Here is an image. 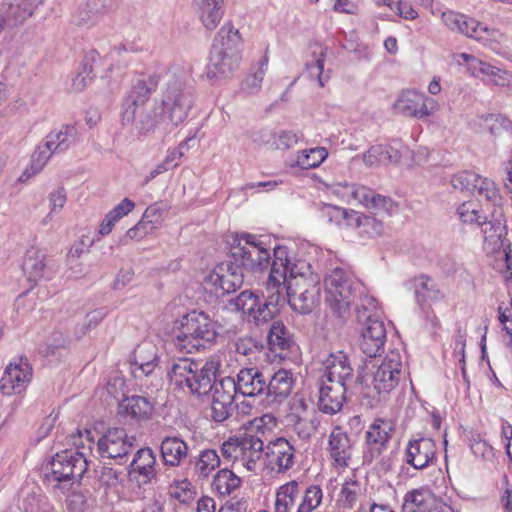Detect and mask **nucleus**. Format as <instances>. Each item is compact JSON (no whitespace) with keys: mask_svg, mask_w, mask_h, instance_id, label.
Here are the masks:
<instances>
[{"mask_svg":"<svg viewBox=\"0 0 512 512\" xmlns=\"http://www.w3.org/2000/svg\"><path fill=\"white\" fill-rule=\"evenodd\" d=\"M325 303L339 317H345L355 305L359 321L368 315H380L376 299L366 292L364 285L341 267L332 269L324 279Z\"/></svg>","mask_w":512,"mask_h":512,"instance_id":"f257e3e1","label":"nucleus"},{"mask_svg":"<svg viewBox=\"0 0 512 512\" xmlns=\"http://www.w3.org/2000/svg\"><path fill=\"white\" fill-rule=\"evenodd\" d=\"M219 369V362L210 359L203 365L190 359H179L169 371L172 383L181 388H186L190 393L204 395L213 389V399L234 403L235 394L238 392L235 379L224 377L215 381Z\"/></svg>","mask_w":512,"mask_h":512,"instance_id":"f03ea898","label":"nucleus"},{"mask_svg":"<svg viewBox=\"0 0 512 512\" xmlns=\"http://www.w3.org/2000/svg\"><path fill=\"white\" fill-rule=\"evenodd\" d=\"M311 288L320 289V278L310 271V265L303 260L292 262L286 246H275L266 283L267 291L276 292L275 302L278 303L281 298L285 300L286 293L308 291Z\"/></svg>","mask_w":512,"mask_h":512,"instance_id":"7ed1b4c3","label":"nucleus"},{"mask_svg":"<svg viewBox=\"0 0 512 512\" xmlns=\"http://www.w3.org/2000/svg\"><path fill=\"white\" fill-rule=\"evenodd\" d=\"M242 38L230 24L223 25L214 38L206 77L213 84L230 79L240 66Z\"/></svg>","mask_w":512,"mask_h":512,"instance_id":"20e7f679","label":"nucleus"},{"mask_svg":"<svg viewBox=\"0 0 512 512\" xmlns=\"http://www.w3.org/2000/svg\"><path fill=\"white\" fill-rule=\"evenodd\" d=\"M194 103V88L187 82L186 73L178 69L169 70L159 107L163 118L173 126H178L187 119Z\"/></svg>","mask_w":512,"mask_h":512,"instance_id":"39448f33","label":"nucleus"},{"mask_svg":"<svg viewBox=\"0 0 512 512\" xmlns=\"http://www.w3.org/2000/svg\"><path fill=\"white\" fill-rule=\"evenodd\" d=\"M87 468L88 462L83 452L64 450L52 458L45 479L55 494H68L72 489L80 487Z\"/></svg>","mask_w":512,"mask_h":512,"instance_id":"423d86ee","label":"nucleus"},{"mask_svg":"<svg viewBox=\"0 0 512 512\" xmlns=\"http://www.w3.org/2000/svg\"><path fill=\"white\" fill-rule=\"evenodd\" d=\"M217 337L216 322L203 311H192L183 318L175 345L183 353L191 354L215 343Z\"/></svg>","mask_w":512,"mask_h":512,"instance_id":"0eeeda50","label":"nucleus"},{"mask_svg":"<svg viewBox=\"0 0 512 512\" xmlns=\"http://www.w3.org/2000/svg\"><path fill=\"white\" fill-rule=\"evenodd\" d=\"M231 258L243 269L264 271L271 261V248L264 236L251 233L235 234L231 238Z\"/></svg>","mask_w":512,"mask_h":512,"instance_id":"6e6552de","label":"nucleus"},{"mask_svg":"<svg viewBox=\"0 0 512 512\" xmlns=\"http://www.w3.org/2000/svg\"><path fill=\"white\" fill-rule=\"evenodd\" d=\"M402 357L399 351H390L377 369L364 378L365 395L382 399L390 394L399 384L402 375Z\"/></svg>","mask_w":512,"mask_h":512,"instance_id":"1a4fd4ad","label":"nucleus"},{"mask_svg":"<svg viewBox=\"0 0 512 512\" xmlns=\"http://www.w3.org/2000/svg\"><path fill=\"white\" fill-rule=\"evenodd\" d=\"M225 461L239 464L248 471H255L264 451V442L257 436L230 437L220 447Z\"/></svg>","mask_w":512,"mask_h":512,"instance_id":"9d476101","label":"nucleus"},{"mask_svg":"<svg viewBox=\"0 0 512 512\" xmlns=\"http://www.w3.org/2000/svg\"><path fill=\"white\" fill-rule=\"evenodd\" d=\"M269 301H262L259 295L252 291L244 290L235 299L231 301V305L236 311L242 313V317L248 322H252L257 326L263 325L270 321L276 312V292L269 290Z\"/></svg>","mask_w":512,"mask_h":512,"instance_id":"9b49d317","label":"nucleus"},{"mask_svg":"<svg viewBox=\"0 0 512 512\" xmlns=\"http://www.w3.org/2000/svg\"><path fill=\"white\" fill-rule=\"evenodd\" d=\"M159 77L156 73L139 74L132 80L131 88L122 102L121 121L128 125L135 120V113L150 99L157 89Z\"/></svg>","mask_w":512,"mask_h":512,"instance_id":"f8f14e48","label":"nucleus"},{"mask_svg":"<svg viewBox=\"0 0 512 512\" xmlns=\"http://www.w3.org/2000/svg\"><path fill=\"white\" fill-rule=\"evenodd\" d=\"M396 422L390 418L376 417L365 431L363 443V462L371 464L379 458L389 446L395 433Z\"/></svg>","mask_w":512,"mask_h":512,"instance_id":"ddd939ff","label":"nucleus"},{"mask_svg":"<svg viewBox=\"0 0 512 512\" xmlns=\"http://www.w3.org/2000/svg\"><path fill=\"white\" fill-rule=\"evenodd\" d=\"M339 194L347 203H358L374 213L391 214L397 209L396 203L390 197L377 194L363 185H339Z\"/></svg>","mask_w":512,"mask_h":512,"instance_id":"4468645a","label":"nucleus"},{"mask_svg":"<svg viewBox=\"0 0 512 512\" xmlns=\"http://www.w3.org/2000/svg\"><path fill=\"white\" fill-rule=\"evenodd\" d=\"M204 282L215 294H229L239 289L244 282L243 268L234 260L216 265Z\"/></svg>","mask_w":512,"mask_h":512,"instance_id":"2eb2a0df","label":"nucleus"},{"mask_svg":"<svg viewBox=\"0 0 512 512\" xmlns=\"http://www.w3.org/2000/svg\"><path fill=\"white\" fill-rule=\"evenodd\" d=\"M33 378V369L26 357H15L5 367L0 378V390L4 395L24 392Z\"/></svg>","mask_w":512,"mask_h":512,"instance_id":"dca6fc26","label":"nucleus"},{"mask_svg":"<svg viewBox=\"0 0 512 512\" xmlns=\"http://www.w3.org/2000/svg\"><path fill=\"white\" fill-rule=\"evenodd\" d=\"M438 108V102L435 99L415 90L403 91L393 104V110L396 114L417 119L429 117Z\"/></svg>","mask_w":512,"mask_h":512,"instance_id":"f3484780","label":"nucleus"},{"mask_svg":"<svg viewBox=\"0 0 512 512\" xmlns=\"http://www.w3.org/2000/svg\"><path fill=\"white\" fill-rule=\"evenodd\" d=\"M451 185L455 190L478 193L486 200L496 203L499 199V190L494 181L484 178L471 171H461L451 178Z\"/></svg>","mask_w":512,"mask_h":512,"instance_id":"a211bd4d","label":"nucleus"},{"mask_svg":"<svg viewBox=\"0 0 512 512\" xmlns=\"http://www.w3.org/2000/svg\"><path fill=\"white\" fill-rule=\"evenodd\" d=\"M360 337V349L367 357H376L383 351L386 341V329L380 315H368L363 321Z\"/></svg>","mask_w":512,"mask_h":512,"instance_id":"6ab92c4d","label":"nucleus"},{"mask_svg":"<svg viewBox=\"0 0 512 512\" xmlns=\"http://www.w3.org/2000/svg\"><path fill=\"white\" fill-rule=\"evenodd\" d=\"M133 446L125 429H109L97 442L98 453L103 459H122L128 455Z\"/></svg>","mask_w":512,"mask_h":512,"instance_id":"aec40b11","label":"nucleus"},{"mask_svg":"<svg viewBox=\"0 0 512 512\" xmlns=\"http://www.w3.org/2000/svg\"><path fill=\"white\" fill-rule=\"evenodd\" d=\"M436 459V444L428 437L409 440L405 449V462L414 469L422 470Z\"/></svg>","mask_w":512,"mask_h":512,"instance_id":"412c9836","label":"nucleus"},{"mask_svg":"<svg viewBox=\"0 0 512 512\" xmlns=\"http://www.w3.org/2000/svg\"><path fill=\"white\" fill-rule=\"evenodd\" d=\"M156 455L151 448L139 449L129 465V477L139 485L150 483L157 475Z\"/></svg>","mask_w":512,"mask_h":512,"instance_id":"4be33fe9","label":"nucleus"},{"mask_svg":"<svg viewBox=\"0 0 512 512\" xmlns=\"http://www.w3.org/2000/svg\"><path fill=\"white\" fill-rule=\"evenodd\" d=\"M323 375L321 380L346 385L353 378V369L345 353L337 351L331 353L323 361Z\"/></svg>","mask_w":512,"mask_h":512,"instance_id":"5701e85b","label":"nucleus"},{"mask_svg":"<svg viewBox=\"0 0 512 512\" xmlns=\"http://www.w3.org/2000/svg\"><path fill=\"white\" fill-rule=\"evenodd\" d=\"M36 9L25 0H3L0 3V32L23 24Z\"/></svg>","mask_w":512,"mask_h":512,"instance_id":"b1692460","label":"nucleus"},{"mask_svg":"<svg viewBox=\"0 0 512 512\" xmlns=\"http://www.w3.org/2000/svg\"><path fill=\"white\" fill-rule=\"evenodd\" d=\"M266 456L270 467L278 473L290 470L296 461L295 449L285 438H277L270 442L267 446Z\"/></svg>","mask_w":512,"mask_h":512,"instance_id":"393cba45","label":"nucleus"},{"mask_svg":"<svg viewBox=\"0 0 512 512\" xmlns=\"http://www.w3.org/2000/svg\"><path fill=\"white\" fill-rule=\"evenodd\" d=\"M327 450L337 467H347L352 458L353 445L348 434L339 426L332 429L328 436Z\"/></svg>","mask_w":512,"mask_h":512,"instance_id":"a878e982","label":"nucleus"},{"mask_svg":"<svg viewBox=\"0 0 512 512\" xmlns=\"http://www.w3.org/2000/svg\"><path fill=\"white\" fill-rule=\"evenodd\" d=\"M157 346L151 341H143L133 351L132 373L137 378L149 376L158 366Z\"/></svg>","mask_w":512,"mask_h":512,"instance_id":"bb28decb","label":"nucleus"},{"mask_svg":"<svg viewBox=\"0 0 512 512\" xmlns=\"http://www.w3.org/2000/svg\"><path fill=\"white\" fill-rule=\"evenodd\" d=\"M346 385L321 380L319 390V410L333 415L339 412L345 401Z\"/></svg>","mask_w":512,"mask_h":512,"instance_id":"cd10ccee","label":"nucleus"},{"mask_svg":"<svg viewBox=\"0 0 512 512\" xmlns=\"http://www.w3.org/2000/svg\"><path fill=\"white\" fill-rule=\"evenodd\" d=\"M22 269L30 282L38 283L43 280H49L53 271L46 262L45 255L37 248L27 249Z\"/></svg>","mask_w":512,"mask_h":512,"instance_id":"c85d7f7f","label":"nucleus"},{"mask_svg":"<svg viewBox=\"0 0 512 512\" xmlns=\"http://www.w3.org/2000/svg\"><path fill=\"white\" fill-rule=\"evenodd\" d=\"M238 393L246 397H255L265 394L267 378L256 367L243 368L237 374L235 380Z\"/></svg>","mask_w":512,"mask_h":512,"instance_id":"c756f323","label":"nucleus"},{"mask_svg":"<svg viewBox=\"0 0 512 512\" xmlns=\"http://www.w3.org/2000/svg\"><path fill=\"white\" fill-rule=\"evenodd\" d=\"M361 157L368 167L397 164L401 159L400 143L372 145Z\"/></svg>","mask_w":512,"mask_h":512,"instance_id":"7c9ffc66","label":"nucleus"},{"mask_svg":"<svg viewBox=\"0 0 512 512\" xmlns=\"http://www.w3.org/2000/svg\"><path fill=\"white\" fill-rule=\"evenodd\" d=\"M295 379L291 370L279 369L267 380V389L265 394L270 402L281 403L289 397Z\"/></svg>","mask_w":512,"mask_h":512,"instance_id":"2f4dec72","label":"nucleus"},{"mask_svg":"<svg viewBox=\"0 0 512 512\" xmlns=\"http://www.w3.org/2000/svg\"><path fill=\"white\" fill-rule=\"evenodd\" d=\"M410 283L414 290L416 302L423 311L431 304L444 299V293L438 288L434 280L426 275L415 277Z\"/></svg>","mask_w":512,"mask_h":512,"instance_id":"473e14b6","label":"nucleus"},{"mask_svg":"<svg viewBox=\"0 0 512 512\" xmlns=\"http://www.w3.org/2000/svg\"><path fill=\"white\" fill-rule=\"evenodd\" d=\"M302 136V133L292 130L263 129L259 132L258 141L271 150H288L295 146Z\"/></svg>","mask_w":512,"mask_h":512,"instance_id":"72a5a7b5","label":"nucleus"},{"mask_svg":"<svg viewBox=\"0 0 512 512\" xmlns=\"http://www.w3.org/2000/svg\"><path fill=\"white\" fill-rule=\"evenodd\" d=\"M444 25L453 32L464 34L471 38H478L479 31H486L487 28L480 23L465 15L455 12L446 11L441 13Z\"/></svg>","mask_w":512,"mask_h":512,"instance_id":"f704fd0d","label":"nucleus"},{"mask_svg":"<svg viewBox=\"0 0 512 512\" xmlns=\"http://www.w3.org/2000/svg\"><path fill=\"white\" fill-rule=\"evenodd\" d=\"M328 208L332 209L336 215H342L345 218L353 221L360 235L373 238L382 235L384 232V224L374 217L363 215L356 211H351L348 213L346 210L340 209L338 207Z\"/></svg>","mask_w":512,"mask_h":512,"instance_id":"c9c22d12","label":"nucleus"},{"mask_svg":"<svg viewBox=\"0 0 512 512\" xmlns=\"http://www.w3.org/2000/svg\"><path fill=\"white\" fill-rule=\"evenodd\" d=\"M161 456L165 465L177 467L188 456V445L179 437H165L160 446Z\"/></svg>","mask_w":512,"mask_h":512,"instance_id":"e433bc0d","label":"nucleus"},{"mask_svg":"<svg viewBox=\"0 0 512 512\" xmlns=\"http://www.w3.org/2000/svg\"><path fill=\"white\" fill-rule=\"evenodd\" d=\"M434 493L426 486L408 491L403 498L402 512H429Z\"/></svg>","mask_w":512,"mask_h":512,"instance_id":"4c0bfd02","label":"nucleus"},{"mask_svg":"<svg viewBox=\"0 0 512 512\" xmlns=\"http://www.w3.org/2000/svg\"><path fill=\"white\" fill-rule=\"evenodd\" d=\"M201 22L208 30H213L220 23L224 10L223 0H193Z\"/></svg>","mask_w":512,"mask_h":512,"instance_id":"58836bf2","label":"nucleus"},{"mask_svg":"<svg viewBox=\"0 0 512 512\" xmlns=\"http://www.w3.org/2000/svg\"><path fill=\"white\" fill-rule=\"evenodd\" d=\"M327 157L328 151L325 147L302 149L292 156L289 166L303 170L314 169L319 167Z\"/></svg>","mask_w":512,"mask_h":512,"instance_id":"ea45409f","label":"nucleus"},{"mask_svg":"<svg viewBox=\"0 0 512 512\" xmlns=\"http://www.w3.org/2000/svg\"><path fill=\"white\" fill-rule=\"evenodd\" d=\"M300 485L296 480L280 485L275 492L274 512H291L300 496Z\"/></svg>","mask_w":512,"mask_h":512,"instance_id":"a19ab883","label":"nucleus"},{"mask_svg":"<svg viewBox=\"0 0 512 512\" xmlns=\"http://www.w3.org/2000/svg\"><path fill=\"white\" fill-rule=\"evenodd\" d=\"M76 137L77 129L75 126L61 125L59 128L51 131L43 142L54 153H60L67 150L75 142Z\"/></svg>","mask_w":512,"mask_h":512,"instance_id":"79ce46f5","label":"nucleus"},{"mask_svg":"<svg viewBox=\"0 0 512 512\" xmlns=\"http://www.w3.org/2000/svg\"><path fill=\"white\" fill-rule=\"evenodd\" d=\"M152 412V402L143 396L133 395L126 397L119 403V413H126L131 418L137 420L149 418Z\"/></svg>","mask_w":512,"mask_h":512,"instance_id":"37998d69","label":"nucleus"},{"mask_svg":"<svg viewBox=\"0 0 512 512\" xmlns=\"http://www.w3.org/2000/svg\"><path fill=\"white\" fill-rule=\"evenodd\" d=\"M241 485V477L228 468L218 470L211 484L213 491L222 497L233 494L240 489Z\"/></svg>","mask_w":512,"mask_h":512,"instance_id":"c03bdc74","label":"nucleus"},{"mask_svg":"<svg viewBox=\"0 0 512 512\" xmlns=\"http://www.w3.org/2000/svg\"><path fill=\"white\" fill-rule=\"evenodd\" d=\"M291 308L301 314L310 313L319 301L320 289L289 292L284 294Z\"/></svg>","mask_w":512,"mask_h":512,"instance_id":"a18cd8bd","label":"nucleus"},{"mask_svg":"<svg viewBox=\"0 0 512 512\" xmlns=\"http://www.w3.org/2000/svg\"><path fill=\"white\" fill-rule=\"evenodd\" d=\"M221 464V459L215 449H203L194 459V474L199 479H207Z\"/></svg>","mask_w":512,"mask_h":512,"instance_id":"49530a36","label":"nucleus"},{"mask_svg":"<svg viewBox=\"0 0 512 512\" xmlns=\"http://www.w3.org/2000/svg\"><path fill=\"white\" fill-rule=\"evenodd\" d=\"M482 229L484 237V249L487 253H496L503 247L504 236L506 235L505 226L499 220L487 221L483 223Z\"/></svg>","mask_w":512,"mask_h":512,"instance_id":"de8ad7c7","label":"nucleus"},{"mask_svg":"<svg viewBox=\"0 0 512 512\" xmlns=\"http://www.w3.org/2000/svg\"><path fill=\"white\" fill-rule=\"evenodd\" d=\"M324 492L320 485L310 484L299 496L296 512H316L323 504Z\"/></svg>","mask_w":512,"mask_h":512,"instance_id":"09e8293b","label":"nucleus"},{"mask_svg":"<svg viewBox=\"0 0 512 512\" xmlns=\"http://www.w3.org/2000/svg\"><path fill=\"white\" fill-rule=\"evenodd\" d=\"M161 120H165L159 107L151 110H141L138 115L135 113L134 124L136 131L141 135H146L156 128Z\"/></svg>","mask_w":512,"mask_h":512,"instance_id":"8fccbe9b","label":"nucleus"},{"mask_svg":"<svg viewBox=\"0 0 512 512\" xmlns=\"http://www.w3.org/2000/svg\"><path fill=\"white\" fill-rule=\"evenodd\" d=\"M268 343L274 352L288 350L293 344L289 330L281 321L272 324L268 334Z\"/></svg>","mask_w":512,"mask_h":512,"instance_id":"3c124183","label":"nucleus"},{"mask_svg":"<svg viewBox=\"0 0 512 512\" xmlns=\"http://www.w3.org/2000/svg\"><path fill=\"white\" fill-rule=\"evenodd\" d=\"M269 57L265 53L258 61L257 66L251 70V73L242 83V90L249 94H254L261 89L264 76L268 70Z\"/></svg>","mask_w":512,"mask_h":512,"instance_id":"603ef678","label":"nucleus"},{"mask_svg":"<svg viewBox=\"0 0 512 512\" xmlns=\"http://www.w3.org/2000/svg\"><path fill=\"white\" fill-rule=\"evenodd\" d=\"M24 512H58L49 500L41 492H32L26 495L23 501Z\"/></svg>","mask_w":512,"mask_h":512,"instance_id":"864d4df0","label":"nucleus"},{"mask_svg":"<svg viewBox=\"0 0 512 512\" xmlns=\"http://www.w3.org/2000/svg\"><path fill=\"white\" fill-rule=\"evenodd\" d=\"M457 214L460 220L466 224L483 225L487 220V217L482 214V209L479 204L473 201L462 203L457 208Z\"/></svg>","mask_w":512,"mask_h":512,"instance_id":"5fc2aeb1","label":"nucleus"},{"mask_svg":"<svg viewBox=\"0 0 512 512\" xmlns=\"http://www.w3.org/2000/svg\"><path fill=\"white\" fill-rule=\"evenodd\" d=\"M111 7L107 0H87L84 5V15L81 20L84 22L93 21L94 19L108 14Z\"/></svg>","mask_w":512,"mask_h":512,"instance_id":"6e6d98bb","label":"nucleus"},{"mask_svg":"<svg viewBox=\"0 0 512 512\" xmlns=\"http://www.w3.org/2000/svg\"><path fill=\"white\" fill-rule=\"evenodd\" d=\"M121 50H125L124 47H115L111 51L107 52L104 47H101L100 50L93 48L86 52L82 67H91L92 71L94 70V67L98 66L103 59L108 58L113 54V52H119Z\"/></svg>","mask_w":512,"mask_h":512,"instance_id":"4d7b16f0","label":"nucleus"},{"mask_svg":"<svg viewBox=\"0 0 512 512\" xmlns=\"http://www.w3.org/2000/svg\"><path fill=\"white\" fill-rule=\"evenodd\" d=\"M360 491V485L357 481H345L340 492V502L348 508L353 507Z\"/></svg>","mask_w":512,"mask_h":512,"instance_id":"13d9d810","label":"nucleus"},{"mask_svg":"<svg viewBox=\"0 0 512 512\" xmlns=\"http://www.w3.org/2000/svg\"><path fill=\"white\" fill-rule=\"evenodd\" d=\"M153 231L154 229H152L151 226L145 224V222L140 219L135 226L126 232V234L119 240V243L121 245H126L129 240L140 241Z\"/></svg>","mask_w":512,"mask_h":512,"instance_id":"bf43d9fd","label":"nucleus"},{"mask_svg":"<svg viewBox=\"0 0 512 512\" xmlns=\"http://www.w3.org/2000/svg\"><path fill=\"white\" fill-rule=\"evenodd\" d=\"M233 411V403L224 402L212 398L211 415L217 422H223L229 418Z\"/></svg>","mask_w":512,"mask_h":512,"instance_id":"052dcab7","label":"nucleus"},{"mask_svg":"<svg viewBox=\"0 0 512 512\" xmlns=\"http://www.w3.org/2000/svg\"><path fill=\"white\" fill-rule=\"evenodd\" d=\"M54 152L48 149L46 144L42 142L32 155L31 164L36 171H41L50 160Z\"/></svg>","mask_w":512,"mask_h":512,"instance_id":"680f3d73","label":"nucleus"},{"mask_svg":"<svg viewBox=\"0 0 512 512\" xmlns=\"http://www.w3.org/2000/svg\"><path fill=\"white\" fill-rule=\"evenodd\" d=\"M93 77L91 67H82L72 79L71 90L75 93L82 92L91 83Z\"/></svg>","mask_w":512,"mask_h":512,"instance_id":"e2e57ef3","label":"nucleus"},{"mask_svg":"<svg viewBox=\"0 0 512 512\" xmlns=\"http://www.w3.org/2000/svg\"><path fill=\"white\" fill-rule=\"evenodd\" d=\"M163 212L164 210L158 203L152 204L146 208L141 220L151 226L152 229L156 230L158 225L162 222Z\"/></svg>","mask_w":512,"mask_h":512,"instance_id":"0e129e2a","label":"nucleus"},{"mask_svg":"<svg viewBox=\"0 0 512 512\" xmlns=\"http://www.w3.org/2000/svg\"><path fill=\"white\" fill-rule=\"evenodd\" d=\"M469 446L475 456L483 458L492 453L493 450L492 446L479 433L472 435Z\"/></svg>","mask_w":512,"mask_h":512,"instance_id":"69168bd1","label":"nucleus"},{"mask_svg":"<svg viewBox=\"0 0 512 512\" xmlns=\"http://www.w3.org/2000/svg\"><path fill=\"white\" fill-rule=\"evenodd\" d=\"M66 193L63 188H59L49 195V207L50 212L47 217H51L52 214L59 213L66 203Z\"/></svg>","mask_w":512,"mask_h":512,"instance_id":"338daca9","label":"nucleus"},{"mask_svg":"<svg viewBox=\"0 0 512 512\" xmlns=\"http://www.w3.org/2000/svg\"><path fill=\"white\" fill-rule=\"evenodd\" d=\"M135 208V203L129 198H124L120 203H118L112 210L109 211V214L112 215L116 221H120L122 218L127 216L130 212Z\"/></svg>","mask_w":512,"mask_h":512,"instance_id":"774afa93","label":"nucleus"}]
</instances>
